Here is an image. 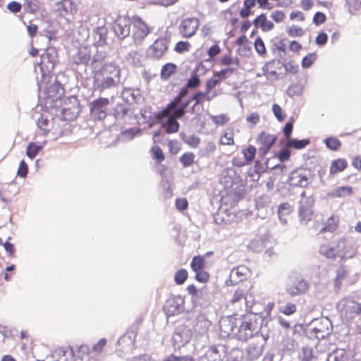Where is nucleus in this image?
<instances>
[{
	"label": "nucleus",
	"mask_w": 361,
	"mask_h": 361,
	"mask_svg": "<svg viewBox=\"0 0 361 361\" xmlns=\"http://www.w3.org/2000/svg\"><path fill=\"white\" fill-rule=\"evenodd\" d=\"M221 337H232L240 341H247L258 331L257 324L247 317L231 315L219 321Z\"/></svg>",
	"instance_id": "f257e3e1"
},
{
	"label": "nucleus",
	"mask_w": 361,
	"mask_h": 361,
	"mask_svg": "<svg viewBox=\"0 0 361 361\" xmlns=\"http://www.w3.org/2000/svg\"><path fill=\"white\" fill-rule=\"evenodd\" d=\"M94 71V85L99 90L116 86L121 82V70L113 62H102L94 59L92 62Z\"/></svg>",
	"instance_id": "f03ea898"
},
{
	"label": "nucleus",
	"mask_w": 361,
	"mask_h": 361,
	"mask_svg": "<svg viewBox=\"0 0 361 361\" xmlns=\"http://www.w3.org/2000/svg\"><path fill=\"white\" fill-rule=\"evenodd\" d=\"M181 97H177L169 103L166 109L158 114V118L165 128L167 133H176L179 129V123L176 119L184 116L185 109L190 101H187L180 104Z\"/></svg>",
	"instance_id": "7ed1b4c3"
},
{
	"label": "nucleus",
	"mask_w": 361,
	"mask_h": 361,
	"mask_svg": "<svg viewBox=\"0 0 361 361\" xmlns=\"http://www.w3.org/2000/svg\"><path fill=\"white\" fill-rule=\"evenodd\" d=\"M319 252L328 259L339 258L346 260L355 256L357 249L351 240L342 237L331 243L322 245Z\"/></svg>",
	"instance_id": "20e7f679"
},
{
	"label": "nucleus",
	"mask_w": 361,
	"mask_h": 361,
	"mask_svg": "<svg viewBox=\"0 0 361 361\" xmlns=\"http://www.w3.org/2000/svg\"><path fill=\"white\" fill-rule=\"evenodd\" d=\"M337 309L346 320L353 319L356 314L361 315V303H357L349 298H345L337 304Z\"/></svg>",
	"instance_id": "39448f33"
},
{
	"label": "nucleus",
	"mask_w": 361,
	"mask_h": 361,
	"mask_svg": "<svg viewBox=\"0 0 361 361\" xmlns=\"http://www.w3.org/2000/svg\"><path fill=\"white\" fill-rule=\"evenodd\" d=\"M57 59L56 51L54 48H48L40 56L39 66L42 75L50 73L56 64Z\"/></svg>",
	"instance_id": "423d86ee"
},
{
	"label": "nucleus",
	"mask_w": 361,
	"mask_h": 361,
	"mask_svg": "<svg viewBox=\"0 0 361 361\" xmlns=\"http://www.w3.org/2000/svg\"><path fill=\"white\" fill-rule=\"evenodd\" d=\"M308 288V283L301 276H290L286 285V292L291 295L302 294Z\"/></svg>",
	"instance_id": "0eeeda50"
},
{
	"label": "nucleus",
	"mask_w": 361,
	"mask_h": 361,
	"mask_svg": "<svg viewBox=\"0 0 361 361\" xmlns=\"http://www.w3.org/2000/svg\"><path fill=\"white\" fill-rule=\"evenodd\" d=\"M133 37L136 44H140L150 32V29L145 21L139 16L133 17Z\"/></svg>",
	"instance_id": "6e6552de"
},
{
	"label": "nucleus",
	"mask_w": 361,
	"mask_h": 361,
	"mask_svg": "<svg viewBox=\"0 0 361 361\" xmlns=\"http://www.w3.org/2000/svg\"><path fill=\"white\" fill-rule=\"evenodd\" d=\"M265 343L266 338L262 335L256 334L253 342L247 348V358L250 360H255L259 358L262 354Z\"/></svg>",
	"instance_id": "1a4fd4ad"
},
{
	"label": "nucleus",
	"mask_w": 361,
	"mask_h": 361,
	"mask_svg": "<svg viewBox=\"0 0 361 361\" xmlns=\"http://www.w3.org/2000/svg\"><path fill=\"white\" fill-rule=\"evenodd\" d=\"M169 47V42L166 38H159L154 41L147 51L149 58L153 59H161Z\"/></svg>",
	"instance_id": "9d476101"
},
{
	"label": "nucleus",
	"mask_w": 361,
	"mask_h": 361,
	"mask_svg": "<svg viewBox=\"0 0 361 361\" xmlns=\"http://www.w3.org/2000/svg\"><path fill=\"white\" fill-rule=\"evenodd\" d=\"M200 25L197 18H188L183 19L179 25V32L182 37L189 38L192 37Z\"/></svg>",
	"instance_id": "9b49d317"
},
{
	"label": "nucleus",
	"mask_w": 361,
	"mask_h": 361,
	"mask_svg": "<svg viewBox=\"0 0 361 361\" xmlns=\"http://www.w3.org/2000/svg\"><path fill=\"white\" fill-rule=\"evenodd\" d=\"M131 21L126 16H118L115 21L114 30L120 38H126L130 32Z\"/></svg>",
	"instance_id": "f8f14e48"
},
{
	"label": "nucleus",
	"mask_w": 361,
	"mask_h": 361,
	"mask_svg": "<svg viewBox=\"0 0 361 361\" xmlns=\"http://www.w3.org/2000/svg\"><path fill=\"white\" fill-rule=\"evenodd\" d=\"M276 139L274 135L262 132L257 138V143L259 145V153L264 156L274 144Z\"/></svg>",
	"instance_id": "ddd939ff"
},
{
	"label": "nucleus",
	"mask_w": 361,
	"mask_h": 361,
	"mask_svg": "<svg viewBox=\"0 0 361 361\" xmlns=\"http://www.w3.org/2000/svg\"><path fill=\"white\" fill-rule=\"evenodd\" d=\"M109 102V99L105 98H101L94 102L91 108V114L92 116L99 120L104 119L106 116Z\"/></svg>",
	"instance_id": "4468645a"
},
{
	"label": "nucleus",
	"mask_w": 361,
	"mask_h": 361,
	"mask_svg": "<svg viewBox=\"0 0 361 361\" xmlns=\"http://www.w3.org/2000/svg\"><path fill=\"white\" fill-rule=\"evenodd\" d=\"M290 183L292 185L306 187L309 184V172L305 170H296L290 173Z\"/></svg>",
	"instance_id": "2eb2a0df"
},
{
	"label": "nucleus",
	"mask_w": 361,
	"mask_h": 361,
	"mask_svg": "<svg viewBox=\"0 0 361 361\" xmlns=\"http://www.w3.org/2000/svg\"><path fill=\"white\" fill-rule=\"evenodd\" d=\"M53 130L56 135H62L66 130L68 122L66 118V110L61 111L60 114H56L54 119Z\"/></svg>",
	"instance_id": "dca6fc26"
},
{
	"label": "nucleus",
	"mask_w": 361,
	"mask_h": 361,
	"mask_svg": "<svg viewBox=\"0 0 361 361\" xmlns=\"http://www.w3.org/2000/svg\"><path fill=\"white\" fill-rule=\"evenodd\" d=\"M239 179V176L237 174L235 169L228 168L222 173L221 178V183L224 185L226 188L232 187L233 184L237 182Z\"/></svg>",
	"instance_id": "f3484780"
},
{
	"label": "nucleus",
	"mask_w": 361,
	"mask_h": 361,
	"mask_svg": "<svg viewBox=\"0 0 361 361\" xmlns=\"http://www.w3.org/2000/svg\"><path fill=\"white\" fill-rule=\"evenodd\" d=\"M268 243V238L265 235H255L250 242L248 247L253 252H262Z\"/></svg>",
	"instance_id": "a211bd4d"
},
{
	"label": "nucleus",
	"mask_w": 361,
	"mask_h": 361,
	"mask_svg": "<svg viewBox=\"0 0 361 361\" xmlns=\"http://www.w3.org/2000/svg\"><path fill=\"white\" fill-rule=\"evenodd\" d=\"M250 270L245 266H238L231 270L230 274L231 279L235 282L243 281L248 276Z\"/></svg>",
	"instance_id": "6ab92c4d"
},
{
	"label": "nucleus",
	"mask_w": 361,
	"mask_h": 361,
	"mask_svg": "<svg viewBox=\"0 0 361 361\" xmlns=\"http://www.w3.org/2000/svg\"><path fill=\"white\" fill-rule=\"evenodd\" d=\"M254 25L262 29L264 32H268L274 28V24L272 22L268 20L264 14H261L257 16L253 21Z\"/></svg>",
	"instance_id": "aec40b11"
},
{
	"label": "nucleus",
	"mask_w": 361,
	"mask_h": 361,
	"mask_svg": "<svg viewBox=\"0 0 361 361\" xmlns=\"http://www.w3.org/2000/svg\"><path fill=\"white\" fill-rule=\"evenodd\" d=\"M231 302L233 304H240V307L248 306L247 298L244 294V291L243 290H237L234 292L233 295L231 300Z\"/></svg>",
	"instance_id": "412c9836"
},
{
	"label": "nucleus",
	"mask_w": 361,
	"mask_h": 361,
	"mask_svg": "<svg viewBox=\"0 0 361 361\" xmlns=\"http://www.w3.org/2000/svg\"><path fill=\"white\" fill-rule=\"evenodd\" d=\"M215 97L214 94L210 95V92H209L207 89L204 92H197L195 93L191 100L195 101V104L192 107V109L195 106L199 104H202L204 101L209 102Z\"/></svg>",
	"instance_id": "4be33fe9"
},
{
	"label": "nucleus",
	"mask_w": 361,
	"mask_h": 361,
	"mask_svg": "<svg viewBox=\"0 0 361 361\" xmlns=\"http://www.w3.org/2000/svg\"><path fill=\"white\" fill-rule=\"evenodd\" d=\"M353 188L350 186L339 187L328 193L331 197H345L352 194Z\"/></svg>",
	"instance_id": "5701e85b"
},
{
	"label": "nucleus",
	"mask_w": 361,
	"mask_h": 361,
	"mask_svg": "<svg viewBox=\"0 0 361 361\" xmlns=\"http://www.w3.org/2000/svg\"><path fill=\"white\" fill-rule=\"evenodd\" d=\"M309 143L310 140L308 139L299 140L297 139L290 138L287 140V142L286 143V147L300 149L305 147L307 145H309Z\"/></svg>",
	"instance_id": "b1692460"
},
{
	"label": "nucleus",
	"mask_w": 361,
	"mask_h": 361,
	"mask_svg": "<svg viewBox=\"0 0 361 361\" xmlns=\"http://www.w3.org/2000/svg\"><path fill=\"white\" fill-rule=\"evenodd\" d=\"M191 269L193 271H199L204 269V259L201 256H195L193 257L190 263Z\"/></svg>",
	"instance_id": "393cba45"
},
{
	"label": "nucleus",
	"mask_w": 361,
	"mask_h": 361,
	"mask_svg": "<svg viewBox=\"0 0 361 361\" xmlns=\"http://www.w3.org/2000/svg\"><path fill=\"white\" fill-rule=\"evenodd\" d=\"M338 217L336 216H331L326 221L325 227L323 228V231L333 232L336 231L338 228Z\"/></svg>",
	"instance_id": "a878e982"
},
{
	"label": "nucleus",
	"mask_w": 361,
	"mask_h": 361,
	"mask_svg": "<svg viewBox=\"0 0 361 361\" xmlns=\"http://www.w3.org/2000/svg\"><path fill=\"white\" fill-rule=\"evenodd\" d=\"M347 274V271L343 267H341L338 269L336 277L334 281V286L336 291L340 289L342 281L345 279Z\"/></svg>",
	"instance_id": "bb28decb"
},
{
	"label": "nucleus",
	"mask_w": 361,
	"mask_h": 361,
	"mask_svg": "<svg viewBox=\"0 0 361 361\" xmlns=\"http://www.w3.org/2000/svg\"><path fill=\"white\" fill-rule=\"evenodd\" d=\"M176 66L173 63L165 64L161 71V77L163 79H168L173 73L176 72Z\"/></svg>",
	"instance_id": "cd10ccee"
},
{
	"label": "nucleus",
	"mask_w": 361,
	"mask_h": 361,
	"mask_svg": "<svg viewBox=\"0 0 361 361\" xmlns=\"http://www.w3.org/2000/svg\"><path fill=\"white\" fill-rule=\"evenodd\" d=\"M42 148V147L41 145H37L35 142H30L27 145L26 154L32 159L38 154Z\"/></svg>",
	"instance_id": "c85d7f7f"
},
{
	"label": "nucleus",
	"mask_w": 361,
	"mask_h": 361,
	"mask_svg": "<svg viewBox=\"0 0 361 361\" xmlns=\"http://www.w3.org/2000/svg\"><path fill=\"white\" fill-rule=\"evenodd\" d=\"M347 166V163L343 159H338L334 161L331 167H330V173H336L338 172L343 171Z\"/></svg>",
	"instance_id": "c756f323"
},
{
	"label": "nucleus",
	"mask_w": 361,
	"mask_h": 361,
	"mask_svg": "<svg viewBox=\"0 0 361 361\" xmlns=\"http://www.w3.org/2000/svg\"><path fill=\"white\" fill-rule=\"evenodd\" d=\"M211 326V322L208 320L204 315H200L197 318L196 327L202 332L207 331Z\"/></svg>",
	"instance_id": "7c9ffc66"
},
{
	"label": "nucleus",
	"mask_w": 361,
	"mask_h": 361,
	"mask_svg": "<svg viewBox=\"0 0 361 361\" xmlns=\"http://www.w3.org/2000/svg\"><path fill=\"white\" fill-rule=\"evenodd\" d=\"M299 216L300 218V221L304 223H307L310 220H311L313 211L312 209L299 207L298 209Z\"/></svg>",
	"instance_id": "2f4dec72"
},
{
	"label": "nucleus",
	"mask_w": 361,
	"mask_h": 361,
	"mask_svg": "<svg viewBox=\"0 0 361 361\" xmlns=\"http://www.w3.org/2000/svg\"><path fill=\"white\" fill-rule=\"evenodd\" d=\"M325 144L327 148L333 151L338 150L341 145L340 140L335 137H330L326 139Z\"/></svg>",
	"instance_id": "473e14b6"
},
{
	"label": "nucleus",
	"mask_w": 361,
	"mask_h": 361,
	"mask_svg": "<svg viewBox=\"0 0 361 361\" xmlns=\"http://www.w3.org/2000/svg\"><path fill=\"white\" fill-rule=\"evenodd\" d=\"M314 204V199L311 196H306L305 192L301 194V200L299 207L312 209Z\"/></svg>",
	"instance_id": "72a5a7b5"
},
{
	"label": "nucleus",
	"mask_w": 361,
	"mask_h": 361,
	"mask_svg": "<svg viewBox=\"0 0 361 361\" xmlns=\"http://www.w3.org/2000/svg\"><path fill=\"white\" fill-rule=\"evenodd\" d=\"M195 155L192 152H188L183 154L180 157V161L182 163L184 167H188L191 166L194 162Z\"/></svg>",
	"instance_id": "f704fd0d"
},
{
	"label": "nucleus",
	"mask_w": 361,
	"mask_h": 361,
	"mask_svg": "<svg viewBox=\"0 0 361 361\" xmlns=\"http://www.w3.org/2000/svg\"><path fill=\"white\" fill-rule=\"evenodd\" d=\"M151 153L152 158L157 160V162L160 163L164 160V154L159 147L154 146L151 149Z\"/></svg>",
	"instance_id": "c9c22d12"
},
{
	"label": "nucleus",
	"mask_w": 361,
	"mask_h": 361,
	"mask_svg": "<svg viewBox=\"0 0 361 361\" xmlns=\"http://www.w3.org/2000/svg\"><path fill=\"white\" fill-rule=\"evenodd\" d=\"M293 209V207L288 202L282 203L279 205L278 209L279 216H287L289 215Z\"/></svg>",
	"instance_id": "e433bc0d"
},
{
	"label": "nucleus",
	"mask_w": 361,
	"mask_h": 361,
	"mask_svg": "<svg viewBox=\"0 0 361 361\" xmlns=\"http://www.w3.org/2000/svg\"><path fill=\"white\" fill-rule=\"evenodd\" d=\"M279 312L286 314L290 315L296 312V305L289 302L279 307Z\"/></svg>",
	"instance_id": "4c0bfd02"
},
{
	"label": "nucleus",
	"mask_w": 361,
	"mask_h": 361,
	"mask_svg": "<svg viewBox=\"0 0 361 361\" xmlns=\"http://www.w3.org/2000/svg\"><path fill=\"white\" fill-rule=\"evenodd\" d=\"M287 32L288 35L292 37H301L305 33L302 27L296 25L290 26L287 30Z\"/></svg>",
	"instance_id": "58836bf2"
},
{
	"label": "nucleus",
	"mask_w": 361,
	"mask_h": 361,
	"mask_svg": "<svg viewBox=\"0 0 361 361\" xmlns=\"http://www.w3.org/2000/svg\"><path fill=\"white\" fill-rule=\"evenodd\" d=\"M140 133L137 128H130L124 130L121 133V138L123 140H130L134 138Z\"/></svg>",
	"instance_id": "ea45409f"
},
{
	"label": "nucleus",
	"mask_w": 361,
	"mask_h": 361,
	"mask_svg": "<svg viewBox=\"0 0 361 361\" xmlns=\"http://www.w3.org/2000/svg\"><path fill=\"white\" fill-rule=\"evenodd\" d=\"M220 144L222 145H234L233 134L232 132H225L220 139Z\"/></svg>",
	"instance_id": "a19ab883"
},
{
	"label": "nucleus",
	"mask_w": 361,
	"mask_h": 361,
	"mask_svg": "<svg viewBox=\"0 0 361 361\" xmlns=\"http://www.w3.org/2000/svg\"><path fill=\"white\" fill-rule=\"evenodd\" d=\"M317 59V55L314 53H311L305 56L302 61V66L304 68L310 67Z\"/></svg>",
	"instance_id": "79ce46f5"
},
{
	"label": "nucleus",
	"mask_w": 361,
	"mask_h": 361,
	"mask_svg": "<svg viewBox=\"0 0 361 361\" xmlns=\"http://www.w3.org/2000/svg\"><path fill=\"white\" fill-rule=\"evenodd\" d=\"M256 154V148L252 145L248 146L243 150V155L245 160L250 162L255 158Z\"/></svg>",
	"instance_id": "37998d69"
},
{
	"label": "nucleus",
	"mask_w": 361,
	"mask_h": 361,
	"mask_svg": "<svg viewBox=\"0 0 361 361\" xmlns=\"http://www.w3.org/2000/svg\"><path fill=\"white\" fill-rule=\"evenodd\" d=\"M187 278L188 271L184 269L178 271L174 276V279L177 284L183 283L187 279Z\"/></svg>",
	"instance_id": "c03bdc74"
},
{
	"label": "nucleus",
	"mask_w": 361,
	"mask_h": 361,
	"mask_svg": "<svg viewBox=\"0 0 361 361\" xmlns=\"http://www.w3.org/2000/svg\"><path fill=\"white\" fill-rule=\"evenodd\" d=\"M217 356V351L216 350L209 349L205 355L200 358V361H216Z\"/></svg>",
	"instance_id": "a18cd8bd"
},
{
	"label": "nucleus",
	"mask_w": 361,
	"mask_h": 361,
	"mask_svg": "<svg viewBox=\"0 0 361 361\" xmlns=\"http://www.w3.org/2000/svg\"><path fill=\"white\" fill-rule=\"evenodd\" d=\"M347 4L349 11L352 13L357 11L361 8V1L360 0H347Z\"/></svg>",
	"instance_id": "49530a36"
},
{
	"label": "nucleus",
	"mask_w": 361,
	"mask_h": 361,
	"mask_svg": "<svg viewBox=\"0 0 361 361\" xmlns=\"http://www.w3.org/2000/svg\"><path fill=\"white\" fill-rule=\"evenodd\" d=\"M212 121L216 124V125H224L228 121V118L226 114H221L218 116H211Z\"/></svg>",
	"instance_id": "de8ad7c7"
},
{
	"label": "nucleus",
	"mask_w": 361,
	"mask_h": 361,
	"mask_svg": "<svg viewBox=\"0 0 361 361\" xmlns=\"http://www.w3.org/2000/svg\"><path fill=\"white\" fill-rule=\"evenodd\" d=\"M255 47L257 52L263 55L266 53V48L263 40L260 37H257L255 42Z\"/></svg>",
	"instance_id": "09e8293b"
},
{
	"label": "nucleus",
	"mask_w": 361,
	"mask_h": 361,
	"mask_svg": "<svg viewBox=\"0 0 361 361\" xmlns=\"http://www.w3.org/2000/svg\"><path fill=\"white\" fill-rule=\"evenodd\" d=\"M272 111L278 121H282L285 118L286 116L283 114V110L279 105L276 104H273Z\"/></svg>",
	"instance_id": "8fccbe9b"
},
{
	"label": "nucleus",
	"mask_w": 361,
	"mask_h": 361,
	"mask_svg": "<svg viewBox=\"0 0 361 361\" xmlns=\"http://www.w3.org/2000/svg\"><path fill=\"white\" fill-rule=\"evenodd\" d=\"M28 172V166L26 162L24 160H22L20 162L18 169L17 171V175L20 177L25 178L26 177Z\"/></svg>",
	"instance_id": "3c124183"
},
{
	"label": "nucleus",
	"mask_w": 361,
	"mask_h": 361,
	"mask_svg": "<svg viewBox=\"0 0 361 361\" xmlns=\"http://www.w3.org/2000/svg\"><path fill=\"white\" fill-rule=\"evenodd\" d=\"M7 9L13 13H17L21 11L22 5L16 1H12L8 4Z\"/></svg>",
	"instance_id": "603ef678"
},
{
	"label": "nucleus",
	"mask_w": 361,
	"mask_h": 361,
	"mask_svg": "<svg viewBox=\"0 0 361 361\" xmlns=\"http://www.w3.org/2000/svg\"><path fill=\"white\" fill-rule=\"evenodd\" d=\"M190 44L188 42H179L176 44L175 51L178 53H183L188 51Z\"/></svg>",
	"instance_id": "864d4df0"
},
{
	"label": "nucleus",
	"mask_w": 361,
	"mask_h": 361,
	"mask_svg": "<svg viewBox=\"0 0 361 361\" xmlns=\"http://www.w3.org/2000/svg\"><path fill=\"white\" fill-rule=\"evenodd\" d=\"M185 142L191 147L195 148L199 145L200 139L195 135H190L185 140Z\"/></svg>",
	"instance_id": "5fc2aeb1"
},
{
	"label": "nucleus",
	"mask_w": 361,
	"mask_h": 361,
	"mask_svg": "<svg viewBox=\"0 0 361 361\" xmlns=\"http://www.w3.org/2000/svg\"><path fill=\"white\" fill-rule=\"evenodd\" d=\"M96 35L99 36L98 43L100 44H103L105 43V36L106 34V30L104 27H98L95 30Z\"/></svg>",
	"instance_id": "6e6d98bb"
},
{
	"label": "nucleus",
	"mask_w": 361,
	"mask_h": 361,
	"mask_svg": "<svg viewBox=\"0 0 361 361\" xmlns=\"http://www.w3.org/2000/svg\"><path fill=\"white\" fill-rule=\"evenodd\" d=\"M38 30V26L36 24L32 23V22H29V24L27 25V32L28 35L33 38Z\"/></svg>",
	"instance_id": "4d7b16f0"
},
{
	"label": "nucleus",
	"mask_w": 361,
	"mask_h": 361,
	"mask_svg": "<svg viewBox=\"0 0 361 361\" xmlns=\"http://www.w3.org/2000/svg\"><path fill=\"white\" fill-rule=\"evenodd\" d=\"M148 5H158L168 6L173 4L172 0H150L147 3Z\"/></svg>",
	"instance_id": "13d9d810"
},
{
	"label": "nucleus",
	"mask_w": 361,
	"mask_h": 361,
	"mask_svg": "<svg viewBox=\"0 0 361 361\" xmlns=\"http://www.w3.org/2000/svg\"><path fill=\"white\" fill-rule=\"evenodd\" d=\"M195 273V278L198 281L204 283L209 280V274L206 271H204L203 269L199 271H197Z\"/></svg>",
	"instance_id": "bf43d9fd"
},
{
	"label": "nucleus",
	"mask_w": 361,
	"mask_h": 361,
	"mask_svg": "<svg viewBox=\"0 0 361 361\" xmlns=\"http://www.w3.org/2000/svg\"><path fill=\"white\" fill-rule=\"evenodd\" d=\"M200 83V80L199 76L196 74H194L188 82V87L190 88H195L197 87Z\"/></svg>",
	"instance_id": "052dcab7"
},
{
	"label": "nucleus",
	"mask_w": 361,
	"mask_h": 361,
	"mask_svg": "<svg viewBox=\"0 0 361 361\" xmlns=\"http://www.w3.org/2000/svg\"><path fill=\"white\" fill-rule=\"evenodd\" d=\"M284 17V13L281 11H274L271 14V18L276 23L282 22Z\"/></svg>",
	"instance_id": "680f3d73"
},
{
	"label": "nucleus",
	"mask_w": 361,
	"mask_h": 361,
	"mask_svg": "<svg viewBox=\"0 0 361 361\" xmlns=\"http://www.w3.org/2000/svg\"><path fill=\"white\" fill-rule=\"evenodd\" d=\"M326 20V16L322 12H317L313 18V22L316 25H319L324 23Z\"/></svg>",
	"instance_id": "e2e57ef3"
},
{
	"label": "nucleus",
	"mask_w": 361,
	"mask_h": 361,
	"mask_svg": "<svg viewBox=\"0 0 361 361\" xmlns=\"http://www.w3.org/2000/svg\"><path fill=\"white\" fill-rule=\"evenodd\" d=\"M301 92L302 88L298 85L290 86L287 91V94L290 97H293L295 95H300Z\"/></svg>",
	"instance_id": "0e129e2a"
},
{
	"label": "nucleus",
	"mask_w": 361,
	"mask_h": 361,
	"mask_svg": "<svg viewBox=\"0 0 361 361\" xmlns=\"http://www.w3.org/2000/svg\"><path fill=\"white\" fill-rule=\"evenodd\" d=\"M48 123L49 120L47 118H44L43 116H42L37 121V126L44 132L49 131L47 128L48 126Z\"/></svg>",
	"instance_id": "69168bd1"
},
{
	"label": "nucleus",
	"mask_w": 361,
	"mask_h": 361,
	"mask_svg": "<svg viewBox=\"0 0 361 361\" xmlns=\"http://www.w3.org/2000/svg\"><path fill=\"white\" fill-rule=\"evenodd\" d=\"M284 68L286 72L294 74L298 71L299 66L293 62H288L284 65Z\"/></svg>",
	"instance_id": "338daca9"
},
{
	"label": "nucleus",
	"mask_w": 361,
	"mask_h": 361,
	"mask_svg": "<svg viewBox=\"0 0 361 361\" xmlns=\"http://www.w3.org/2000/svg\"><path fill=\"white\" fill-rule=\"evenodd\" d=\"M126 361H152L151 357L147 355H140L134 356Z\"/></svg>",
	"instance_id": "774afa93"
}]
</instances>
